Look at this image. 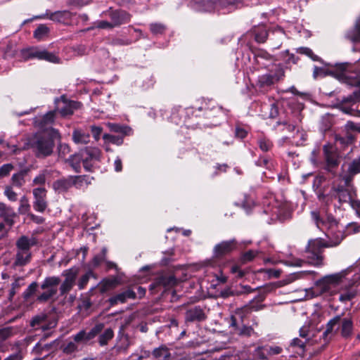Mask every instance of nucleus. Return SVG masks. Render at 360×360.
I'll use <instances>...</instances> for the list:
<instances>
[{"label": "nucleus", "mask_w": 360, "mask_h": 360, "mask_svg": "<svg viewBox=\"0 0 360 360\" xmlns=\"http://www.w3.org/2000/svg\"><path fill=\"white\" fill-rule=\"evenodd\" d=\"M252 52L255 63L262 68L269 69L276 60L274 56L271 55L264 49H258Z\"/></svg>", "instance_id": "obj_16"}, {"label": "nucleus", "mask_w": 360, "mask_h": 360, "mask_svg": "<svg viewBox=\"0 0 360 360\" xmlns=\"http://www.w3.org/2000/svg\"><path fill=\"white\" fill-rule=\"evenodd\" d=\"M257 255V251H255L252 250H249L241 254L240 259H239V262L242 264H245L248 262L252 261Z\"/></svg>", "instance_id": "obj_51"}, {"label": "nucleus", "mask_w": 360, "mask_h": 360, "mask_svg": "<svg viewBox=\"0 0 360 360\" xmlns=\"http://www.w3.org/2000/svg\"><path fill=\"white\" fill-rule=\"evenodd\" d=\"M91 277L96 278V274L91 269H89L84 275H82L77 281V287L79 290L84 289Z\"/></svg>", "instance_id": "obj_41"}, {"label": "nucleus", "mask_w": 360, "mask_h": 360, "mask_svg": "<svg viewBox=\"0 0 360 360\" xmlns=\"http://www.w3.org/2000/svg\"><path fill=\"white\" fill-rule=\"evenodd\" d=\"M255 290L256 289L252 288L248 285H240L239 286H236L234 288H232L233 295L238 297L253 292L255 291Z\"/></svg>", "instance_id": "obj_45"}, {"label": "nucleus", "mask_w": 360, "mask_h": 360, "mask_svg": "<svg viewBox=\"0 0 360 360\" xmlns=\"http://www.w3.org/2000/svg\"><path fill=\"white\" fill-rule=\"evenodd\" d=\"M104 323H98L87 333V340H91L99 335L104 328Z\"/></svg>", "instance_id": "obj_52"}, {"label": "nucleus", "mask_w": 360, "mask_h": 360, "mask_svg": "<svg viewBox=\"0 0 360 360\" xmlns=\"http://www.w3.org/2000/svg\"><path fill=\"white\" fill-rule=\"evenodd\" d=\"M30 208L28 199L26 196H22L20 200L19 212L21 214L27 213Z\"/></svg>", "instance_id": "obj_61"}, {"label": "nucleus", "mask_w": 360, "mask_h": 360, "mask_svg": "<svg viewBox=\"0 0 360 360\" xmlns=\"http://www.w3.org/2000/svg\"><path fill=\"white\" fill-rule=\"evenodd\" d=\"M56 134L52 132L35 134L29 141L30 146L38 158L50 156L55 146Z\"/></svg>", "instance_id": "obj_2"}, {"label": "nucleus", "mask_w": 360, "mask_h": 360, "mask_svg": "<svg viewBox=\"0 0 360 360\" xmlns=\"http://www.w3.org/2000/svg\"><path fill=\"white\" fill-rule=\"evenodd\" d=\"M97 286L91 288L86 292L82 293L79 297L78 309L80 311H88L93 305L91 297L96 293Z\"/></svg>", "instance_id": "obj_24"}, {"label": "nucleus", "mask_w": 360, "mask_h": 360, "mask_svg": "<svg viewBox=\"0 0 360 360\" xmlns=\"http://www.w3.org/2000/svg\"><path fill=\"white\" fill-rule=\"evenodd\" d=\"M257 144L260 150L263 152L271 150L274 146L273 142L266 137L259 139Z\"/></svg>", "instance_id": "obj_50"}, {"label": "nucleus", "mask_w": 360, "mask_h": 360, "mask_svg": "<svg viewBox=\"0 0 360 360\" xmlns=\"http://www.w3.org/2000/svg\"><path fill=\"white\" fill-rule=\"evenodd\" d=\"M94 178H90L88 175H78V176H72V179L74 182V186L77 188H80L83 184L85 183L86 184H91V179H93Z\"/></svg>", "instance_id": "obj_46"}, {"label": "nucleus", "mask_w": 360, "mask_h": 360, "mask_svg": "<svg viewBox=\"0 0 360 360\" xmlns=\"http://www.w3.org/2000/svg\"><path fill=\"white\" fill-rule=\"evenodd\" d=\"M238 245L236 239L223 240L217 243L213 249V257L217 259H223L236 250L238 248Z\"/></svg>", "instance_id": "obj_9"}, {"label": "nucleus", "mask_w": 360, "mask_h": 360, "mask_svg": "<svg viewBox=\"0 0 360 360\" xmlns=\"http://www.w3.org/2000/svg\"><path fill=\"white\" fill-rule=\"evenodd\" d=\"M80 269L79 266H73L70 269L64 270L61 276L65 278V281H68L71 283L75 285V282L77 278V276L79 273Z\"/></svg>", "instance_id": "obj_34"}, {"label": "nucleus", "mask_w": 360, "mask_h": 360, "mask_svg": "<svg viewBox=\"0 0 360 360\" xmlns=\"http://www.w3.org/2000/svg\"><path fill=\"white\" fill-rule=\"evenodd\" d=\"M114 337V331L111 328H106L98 337V344L103 347L108 345V342Z\"/></svg>", "instance_id": "obj_43"}, {"label": "nucleus", "mask_w": 360, "mask_h": 360, "mask_svg": "<svg viewBox=\"0 0 360 360\" xmlns=\"http://www.w3.org/2000/svg\"><path fill=\"white\" fill-rule=\"evenodd\" d=\"M324 157V166L323 169L335 176L336 170L340 163V156L336 148L331 145H325L323 147Z\"/></svg>", "instance_id": "obj_6"}, {"label": "nucleus", "mask_w": 360, "mask_h": 360, "mask_svg": "<svg viewBox=\"0 0 360 360\" xmlns=\"http://www.w3.org/2000/svg\"><path fill=\"white\" fill-rule=\"evenodd\" d=\"M66 162L69 164L76 173H80L82 170L81 163H82L80 157V150L77 153L71 155L69 158L67 159Z\"/></svg>", "instance_id": "obj_35"}, {"label": "nucleus", "mask_w": 360, "mask_h": 360, "mask_svg": "<svg viewBox=\"0 0 360 360\" xmlns=\"http://www.w3.org/2000/svg\"><path fill=\"white\" fill-rule=\"evenodd\" d=\"M240 320L241 326L236 316L231 315L230 316L229 324V326L232 328L233 333L240 337H250L255 332L252 326H245L243 323V316L242 314H240Z\"/></svg>", "instance_id": "obj_12"}, {"label": "nucleus", "mask_w": 360, "mask_h": 360, "mask_svg": "<svg viewBox=\"0 0 360 360\" xmlns=\"http://www.w3.org/2000/svg\"><path fill=\"white\" fill-rule=\"evenodd\" d=\"M220 5L224 8H228L229 11H233L242 6L240 0H221Z\"/></svg>", "instance_id": "obj_47"}, {"label": "nucleus", "mask_w": 360, "mask_h": 360, "mask_svg": "<svg viewBox=\"0 0 360 360\" xmlns=\"http://www.w3.org/2000/svg\"><path fill=\"white\" fill-rule=\"evenodd\" d=\"M56 117V111L51 110L47 112L45 115H43L40 120V124L41 126H46L48 124H51L54 122Z\"/></svg>", "instance_id": "obj_56"}, {"label": "nucleus", "mask_w": 360, "mask_h": 360, "mask_svg": "<svg viewBox=\"0 0 360 360\" xmlns=\"http://www.w3.org/2000/svg\"><path fill=\"white\" fill-rule=\"evenodd\" d=\"M32 253L17 250L15 261L12 264V267L15 269L18 266H25L31 262Z\"/></svg>", "instance_id": "obj_30"}, {"label": "nucleus", "mask_w": 360, "mask_h": 360, "mask_svg": "<svg viewBox=\"0 0 360 360\" xmlns=\"http://www.w3.org/2000/svg\"><path fill=\"white\" fill-rule=\"evenodd\" d=\"M108 15L115 27H119L127 24L131 20V15L122 9L113 10L111 8L108 11Z\"/></svg>", "instance_id": "obj_20"}, {"label": "nucleus", "mask_w": 360, "mask_h": 360, "mask_svg": "<svg viewBox=\"0 0 360 360\" xmlns=\"http://www.w3.org/2000/svg\"><path fill=\"white\" fill-rule=\"evenodd\" d=\"M230 272L233 274H236V278H242L246 274V272L242 270L238 264L231 266L230 268Z\"/></svg>", "instance_id": "obj_64"}, {"label": "nucleus", "mask_w": 360, "mask_h": 360, "mask_svg": "<svg viewBox=\"0 0 360 360\" xmlns=\"http://www.w3.org/2000/svg\"><path fill=\"white\" fill-rule=\"evenodd\" d=\"M39 284L36 281L31 283L22 293V297L25 301H29L32 296L37 292Z\"/></svg>", "instance_id": "obj_44"}, {"label": "nucleus", "mask_w": 360, "mask_h": 360, "mask_svg": "<svg viewBox=\"0 0 360 360\" xmlns=\"http://www.w3.org/2000/svg\"><path fill=\"white\" fill-rule=\"evenodd\" d=\"M89 134L80 129H75L72 133V140L75 143L86 144L89 142Z\"/></svg>", "instance_id": "obj_40"}, {"label": "nucleus", "mask_w": 360, "mask_h": 360, "mask_svg": "<svg viewBox=\"0 0 360 360\" xmlns=\"http://www.w3.org/2000/svg\"><path fill=\"white\" fill-rule=\"evenodd\" d=\"M356 140V136L350 131H346L344 135H336L335 141L342 146L352 145Z\"/></svg>", "instance_id": "obj_36"}, {"label": "nucleus", "mask_w": 360, "mask_h": 360, "mask_svg": "<svg viewBox=\"0 0 360 360\" xmlns=\"http://www.w3.org/2000/svg\"><path fill=\"white\" fill-rule=\"evenodd\" d=\"M342 315H336L330 319L326 325V330L322 338L325 342H328L331 338L339 331L345 339H349L353 334V321L352 318H342Z\"/></svg>", "instance_id": "obj_1"}, {"label": "nucleus", "mask_w": 360, "mask_h": 360, "mask_svg": "<svg viewBox=\"0 0 360 360\" xmlns=\"http://www.w3.org/2000/svg\"><path fill=\"white\" fill-rule=\"evenodd\" d=\"M330 243L322 238L311 239L308 241L305 252L307 262L314 266H321L323 264V249L329 248Z\"/></svg>", "instance_id": "obj_3"}, {"label": "nucleus", "mask_w": 360, "mask_h": 360, "mask_svg": "<svg viewBox=\"0 0 360 360\" xmlns=\"http://www.w3.org/2000/svg\"><path fill=\"white\" fill-rule=\"evenodd\" d=\"M150 31L153 34H163L167 29V27L160 22L151 23L149 25Z\"/></svg>", "instance_id": "obj_53"}, {"label": "nucleus", "mask_w": 360, "mask_h": 360, "mask_svg": "<svg viewBox=\"0 0 360 360\" xmlns=\"http://www.w3.org/2000/svg\"><path fill=\"white\" fill-rule=\"evenodd\" d=\"M356 295V290L353 287H349L340 292L338 300L342 303H346L355 298Z\"/></svg>", "instance_id": "obj_37"}, {"label": "nucleus", "mask_w": 360, "mask_h": 360, "mask_svg": "<svg viewBox=\"0 0 360 360\" xmlns=\"http://www.w3.org/2000/svg\"><path fill=\"white\" fill-rule=\"evenodd\" d=\"M255 165L258 167H265L267 169H271L273 167V163L270 158L268 156L264 155H260L255 162Z\"/></svg>", "instance_id": "obj_55"}, {"label": "nucleus", "mask_w": 360, "mask_h": 360, "mask_svg": "<svg viewBox=\"0 0 360 360\" xmlns=\"http://www.w3.org/2000/svg\"><path fill=\"white\" fill-rule=\"evenodd\" d=\"M38 47L32 46L23 49L20 51V57L22 61H27L32 59H37Z\"/></svg>", "instance_id": "obj_38"}, {"label": "nucleus", "mask_w": 360, "mask_h": 360, "mask_svg": "<svg viewBox=\"0 0 360 360\" xmlns=\"http://www.w3.org/2000/svg\"><path fill=\"white\" fill-rule=\"evenodd\" d=\"M346 274V271H342L339 273L326 275L316 281V285L320 287L323 292H328L331 286L338 285L341 283Z\"/></svg>", "instance_id": "obj_11"}, {"label": "nucleus", "mask_w": 360, "mask_h": 360, "mask_svg": "<svg viewBox=\"0 0 360 360\" xmlns=\"http://www.w3.org/2000/svg\"><path fill=\"white\" fill-rule=\"evenodd\" d=\"M58 101H60L63 104V106L58 107V110L63 117L72 115L75 110L80 108L82 105V103L79 101L68 99L65 95H62L60 98H57L56 102Z\"/></svg>", "instance_id": "obj_17"}, {"label": "nucleus", "mask_w": 360, "mask_h": 360, "mask_svg": "<svg viewBox=\"0 0 360 360\" xmlns=\"http://www.w3.org/2000/svg\"><path fill=\"white\" fill-rule=\"evenodd\" d=\"M194 112L195 117H203L207 120H214L221 114V108L215 105L213 102L203 101L201 105L198 108H194Z\"/></svg>", "instance_id": "obj_8"}, {"label": "nucleus", "mask_w": 360, "mask_h": 360, "mask_svg": "<svg viewBox=\"0 0 360 360\" xmlns=\"http://www.w3.org/2000/svg\"><path fill=\"white\" fill-rule=\"evenodd\" d=\"M179 281L172 274H162L157 276L149 285V291L152 294H162L173 289Z\"/></svg>", "instance_id": "obj_4"}, {"label": "nucleus", "mask_w": 360, "mask_h": 360, "mask_svg": "<svg viewBox=\"0 0 360 360\" xmlns=\"http://www.w3.org/2000/svg\"><path fill=\"white\" fill-rule=\"evenodd\" d=\"M61 280L58 276H47L39 285L42 292H39L36 297V302L38 303H46L51 300L58 292V286Z\"/></svg>", "instance_id": "obj_5"}, {"label": "nucleus", "mask_w": 360, "mask_h": 360, "mask_svg": "<svg viewBox=\"0 0 360 360\" xmlns=\"http://www.w3.org/2000/svg\"><path fill=\"white\" fill-rule=\"evenodd\" d=\"M297 53L306 55L310 58L313 61H321V58L314 54L313 51L308 47H300L297 49Z\"/></svg>", "instance_id": "obj_54"}, {"label": "nucleus", "mask_w": 360, "mask_h": 360, "mask_svg": "<svg viewBox=\"0 0 360 360\" xmlns=\"http://www.w3.org/2000/svg\"><path fill=\"white\" fill-rule=\"evenodd\" d=\"M248 34L259 44L264 43L268 38V30L266 25L262 24L252 27Z\"/></svg>", "instance_id": "obj_25"}, {"label": "nucleus", "mask_w": 360, "mask_h": 360, "mask_svg": "<svg viewBox=\"0 0 360 360\" xmlns=\"http://www.w3.org/2000/svg\"><path fill=\"white\" fill-rule=\"evenodd\" d=\"M101 151L96 147H85L80 149V157L82 160L84 169L86 172H94V162L100 161Z\"/></svg>", "instance_id": "obj_7"}, {"label": "nucleus", "mask_w": 360, "mask_h": 360, "mask_svg": "<svg viewBox=\"0 0 360 360\" xmlns=\"http://www.w3.org/2000/svg\"><path fill=\"white\" fill-rule=\"evenodd\" d=\"M120 284V281L117 276L103 278L96 285L99 288L101 294H104L108 290H113Z\"/></svg>", "instance_id": "obj_27"}, {"label": "nucleus", "mask_w": 360, "mask_h": 360, "mask_svg": "<svg viewBox=\"0 0 360 360\" xmlns=\"http://www.w3.org/2000/svg\"><path fill=\"white\" fill-rule=\"evenodd\" d=\"M49 32V28L44 24L39 25L34 31L33 35L37 40H41Z\"/></svg>", "instance_id": "obj_48"}, {"label": "nucleus", "mask_w": 360, "mask_h": 360, "mask_svg": "<svg viewBox=\"0 0 360 360\" xmlns=\"http://www.w3.org/2000/svg\"><path fill=\"white\" fill-rule=\"evenodd\" d=\"M350 186L345 185H332L331 189L326 196L332 199H338L340 204L349 202L352 197L350 191L348 189Z\"/></svg>", "instance_id": "obj_13"}, {"label": "nucleus", "mask_w": 360, "mask_h": 360, "mask_svg": "<svg viewBox=\"0 0 360 360\" xmlns=\"http://www.w3.org/2000/svg\"><path fill=\"white\" fill-rule=\"evenodd\" d=\"M255 356L260 360H265L269 356L268 345L257 347L255 350Z\"/></svg>", "instance_id": "obj_58"}, {"label": "nucleus", "mask_w": 360, "mask_h": 360, "mask_svg": "<svg viewBox=\"0 0 360 360\" xmlns=\"http://www.w3.org/2000/svg\"><path fill=\"white\" fill-rule=\"evenodd\" d=\"M326 236L330 238L331 244H330V247L337 246L340 244L342 240L345 238V234L340 231H335V229H330V231H326Z\"/></svg>", "instance_id": "obj_32"}, {"label": "nucleus", "mask_w": 360, "mask_h": 360, "mask_svg": "<svg viewBox=\"0 0 360 360\" xmlns=\"http://www.w3.org/2000/svg\"><path fill=\"white\" fill-rule=\"evenodd\" d=\"M15 216V213L11 207L6 205L4 202H0V217L4 219L6 224L10 226H13Z\"/></svg>", "instance_id": "obj_28"}, {"label": "nucleus", "mask_w": 360, "mask_h": 360, "mask_svg": "<svg viewBox=\"0 0 360 360\" xmlns=\"http://www.w3.org/2000/svg\"><path fill=\"white\" fill-rule=\"evenodd\" d=\"M207 319V315L204 307L201 306H194L188 309L185 313V320L186 322H202Z\"/></svg>", "instance_id": "obj_21"}, {"label": "nucleus", "mask_w": 360, "mask_h": 360, "mask_svg": "<svg viewBox=\"0 0 360 360\" xmlns=\"http://www.w3.org/2000/svg\"><path fill=\"white\" fill-rule=\"evenodd\" d=\"M34 196L33 208L37 212L43 213L48 207L47 190L44 187L34 188L32 191Z\"/></svg>", "instance_id": "obj_15"}, {"label": "nucleus", "mask_w": 360, "mask_h": 360, "mask_svg": "<svg viewBox=\"0 0 360 360\" xmlns=\"http://www.w3.org/2000/svg\"><path fill=\"white\" fill-rule=\"evenodd\" d=\"M27 174V170L22 169L19 172L13 174L11 178L13 186L20 188L25 183V177Z\"/></svg>", "instance_id": "obj_42"}, {"label": "nucleus", "mask_w": 360, "mask_h": 360, "mask_svg": "<svg viewBox=\"0 0 360 360\" xmlns=\"http://www.w3.org/2000/svg\"><path fill=\"white\" fill-rule=\"evenodd\" d=\"M108 249L106 247H103L101 249V251L99 254L96 255L92 260L91 261L89 265L92 269H96L103 262H105L107 257Z\"/></svg>", "instance_id": "obj_39"}, {"label": "nucleus", "mask_w": 360, "mask_h": 360, "mask_svg": "<svg viewBox=\"0 0 360 360\" xmlns=\"http://www.w3.org/2000/svg\"><path fill=\"white\" fill-rule=\"evenodd\" d=\"M109 127L111 131L120 133V136H123V137L127 134L129 129V127L119 124H110Z\"/></svg>", "instance_id": "obj_57"}, {"label": "nucleus", "mask_w": 360, "mask_h": 360, "mask_svg": "<svg viewBox=\"0 0 360 360\" xmlns=\"http://www.w3.org/2000/svg\"><path fill=\"white\" fill-rule=\"evenodd\" d=\"M63 352L66 354H71L77 350V346L73 342H69L67 345L61 346Z\"/></svg>", "instance_id": "obj_62"}, {"label": "nucleus", "mask_w": 360, "mask_h": 360, "mask_svg": "<svg viewBox=\"0 0 360 360\" xmlns=\"http://www.w3.org/2000/svg\"><path fill=\"white\" fill-rule=\"evenodd\" d=\"M72 186L74 182L71 175L54 181L52 185L53 189L58 194L67 193Z\"/></svg>", "instance_id": "obj_23"}, {"label": "nucleus", "mask_w": 360, "mask_h": 360, "mask_svg": "<svg viewBox=\"0 0 360 360\" xmlns=\"http://www.w3.org/2000/svg\"><path fill=\"white\" fill-rule=\"evenodd\" d=\"M74 285H75V284L71 283L64 280L61 283L60 288H59L60 295L65 296L67 294H68L71 291V290L72 289Z\"/></svg>", "instance_id": "obj_59"}, {"label": "nucleus", "mask_w": 360, "mask_h": 360, "mask_svg": "<svg viewBox=\"0 0 360 360\" xmlns=\"http://www.w3.org/2000/svg\"><path fill=\"white\" fill-rule=\"evenodd\" d=\"M153 357L157 360H171L170 349L165 344L155 347L151 352Z\"/></svg>", "instance_id": "obj_29"}, {"label": "nucleus", "mask_w": 360, "mask_h": 360, "mask_svg": "<svg viewBox=\"0 0 360 360\" xmlns=\"http://www.w3.org/2000/svg\"><path fill=\"white\" fill-rule=\"evenodd\" d=\"M103 139L106 142H109L117 146L122 145L124 141L123 136L112 135L110 134H104L103 135Z\"/></svg>", "instance_id": "obj_49"}, {"label": "nucleus", "mask_w": 360, "mask_h": 360, "mask_svg": "<svg viewBox=\"0 0 360 360\" xmlns=\"http://www.w3.org/2000/svg\"><path fill=\"white\" fill-rule=\"evenodd\" d=\"M276 84L275 79L271 73L259 75L256 82L257 91L265 94L272 89Z\"/></svg>", "instance_id": "obj_22"}, {"label": "nucleus", "mask_w": 360, "mask_h": 360, "mask_svg": "<svg viewBox=\"0 0 360 360\" xmlns=\"http://www.w3.org/2000/svg\"><path fill=\"white\" fill-rule=\"evenodd\" d=\"M271 76L274 77L276 83L285 77V71L281 64L276 65L275 71Z\"/></svg>", "instance_id": "obj_60"}, {"label": "nucleus", "mask_w": 360, "mask_h": 360, "mask_svg": "<svg viewBox=\"0 0 360 360\" xmlns=\"http://www.w3.org/2000/svg\"><path fill=\"white\" fill-rule=\"evenodd\" d=\"M194 112H196V111L194 110V107L188 108L186 109L181 108H174L170 115L171 122H174L176 125L183 124L185 123V120H182V117L186 115H194Z\"/></svg>", "instance_id": "obj_26"}, {"label": "nucleus", "mask_w": 360, "mask_h": 360, "mask_svg": "<svg viewBox=\"0 0 360 360\" xmlns=\"http://www.w3.org/2000/svg\"><path fill=\"white\" fill-rule=\"evenodd\" d=\"M360 173V156L354 159L348 164L347 170L345 173L340 175V177L345 183L346 186H351L355 175Z\"/></svg>", "instance_id": "obj_19"}, {"label": "nucleus", "mask_w": 360, "mask_h": 360, "mask_svg": "<svg viewBox=\"0 0 360 360\" xmlns=\"http://www.w3.org/2000/svg\"><path fill=\"white\" fill-rule=\"evenodd\" d=\"M311 214L317 227L323 231L330 229H336L338 227V221L332 214H326L321 217L319 213L312 212Z\"/></svg>", "instance_id": "obj_10"}, {"label": "nucleus", "mask_w": 360, "mask_h": 360, "mask_svg": "<svg viewBox=\"0 0 360 360\" xmlns=\"http://www.w3.org/2000/svg\"><path fill=\"white\" fill-rule=\"evenodd\" d=\"M136 293L132 286H127L120 292L110 297L108 300L110 307H114L118 304H124L128 300H136Z\"/></svg>", "instance_id": "obj_14"}, {"label": "nucleus", "mask_w": 360, "mask_h": 360, "mask_svg": "<svg viewBox=\"0 0 360 360\" xmlns=\"http://www.w3.org/2000/svg\"><path fill=\"white\" fill-rule=\"evenodd\" d=\"M37 59L53 63H58L60 62V58L56 54L39 48H38L37 51Z\"/></svg>", "instance_id": "obj_33"}, {"label": "nucleus", "mask_w": 360, "mask_h": 360, "mask_svg": "<svg viewBox=\"0 0 360 360\" xmlns=\"http://www.w3.org/2000/svg\"><path fill=\"white\" fill-rule=\"evenodd\" d=\"M72 16L73 13L68 10L57 11L55 12H51L47 10L46 13L39 16V18H46L58 23L68 25Z\"/></svg>", "instance_id": "obj_18"}, {"label": "nucleus", "mask_w": 360, "mask_h": 360, "mask_svg": "<svg viewBox=\"0 0 360 360\" xmlns=\"http://www.w3.org/2000/svg\"><path fill=\"white\" fill-rule=\"evenodd\" d=\"M13 168V165L11 163L4 164L0 167V179L8 176Z\"/></svg>", "instance_id": "obj_63"}, {"label": "nucleus", "mask_w": 360, "mask_h": 360, "mask_svg": "<svg viewBox=\"0 0 360 360\" xmlns=\"http://www.w3.org/2000/svg\"><path fill=\"white\" fill-rule=\"evenodd\" d=\"M17 250L26 252H31L30 249L34 245V243H31L30 238L26 236H21L15 243Z\"/></svg>", "instance_id": "obj_31"}]
</instances>
